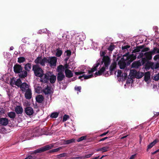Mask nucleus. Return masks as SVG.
<instances>
[{
  "label": "nucleus",
  "instance_id": "nucleus-1",
  "mask_svg": "<svg viewBox=\"0 0 159 159\" xmlns=\"http://www.w3.org/2000/svg\"><path fill=\"white\" fill-rule=\"evenodd\" d=\"M56 80V76L52 74L51 72L48 71L45 74L43 79L40 80V81L43 84L48 83L49 81L53 84L54 83Z\"/></svg>",
  "mask_w": 159,
  "mask_h": 159
},
{
  "label": "nucleus",
  "instance_id": "nucleus-2",
  "mask_svg": "<svg viewBox=\"0 0 159 159\" xmlns=\"http://www.w3.org/2000/svg\"><path fill=\"white\" fill-rule=\"evenodd\" d=\"M32 70L34 72L35 75L38 77H40V79L43 78L45 74L43 69L37 65H33L32 67Z\"/></svg>",
  "mask_w": 159,
  "mask_h": 159
},
{
  "label": "nucleus",
  "instance_id": "nucleus-3",
  "mask_svg": "<svg viewBox=\"0 0 159 159\" xmlns=\"http://www.w3.org/2000/svg\"><path fill=\"white\" fill-rule=\"evenodd\" d=\"M54 147L53 144H51L45 146L43 147L35 150L32 153L33 154H36L39 153H41L45 151L49 150Z\"/></svg>",
  "mask_w": 159,
  "mask_h": 159
},
{
  "label": "nucleus",
  "instance_id": "nucleus-4",
  "mask_svg": "<svg viewBox=\"0 0 159 159\" xmlns=\"http://www.w3.org/2000/svg\"><path fill=\"white\" fill-rule=\"evenodd\" d=\"M57 58L55 57H49L48 58L46 57V61L45 63H48L51 67L55 66L57 62Z\"/></svg>",
  "mask_w": 159,
  "mask_h": 159
},
{
  "label": "nucleus",
  "instance_id": "nucleus-5",
  "mask_svg": "<svg viewBox=\"0 0 159 159\" xmlns=\"http://www.w3.org/2000/svg\"><path fill=\"white\" fill-rule=\"evenodd\" d=\"M130 71L131 75L137 79L141 78L144 75L143 72L140 73L139 71L137 72L134 69L130 70Z\"/></svg>",
  "mask_w": 159,
  "mask_h": 159
},
{
  "label": "nucleus",
  "instance_id": "nucleus-6",
  "mask_svg": "<svg viewBox=\"0 0 159 159\" xmlns=\"http://www.w3.org/2000/svg\"><path fill=\"white\" fill-rule=\"evenodd\" d=\"M46 61V57H44L42 59L41 56L38 57L34 60V62L36 64H40L42 66H45V62Z\"/></svg>",
  "mask_w": 159,
  "mask_h": 159
},
{
  "label": "nucleus",
  "instance_id": "nucleus-7",
  "mask_svg": "<svg viewBox=\"0 0 159 159\" xmlns=\"http://www.w3.org/2000/svg\"><path fill=\"white\" fill-rule=\"evenodd\" d=\"M23 68L21 65L17 63L14 65L13 67V70L16 74H19L22 71Z\"/></svg>",
  "mask_w": 159,
  "mask_h": 159
},
{
  "label": "nucleus",
  "instance_id": "nucleus-8",
  "mask_svg": "<svg viewBox=\"0 0 159 159\" xmlns=\"http://www.w3.org/2000/svg\"><path fill=\"white\" fill-rule=\"evenodd\" d=\"M123 57H126V60H130V62L133 61L136 58V56L133 54H129V53L128 52L125 53L123 55Z\"/></svg>",
  "mask_w": 159,
  "mask_h": 159
},
{
  "label": "nucleus",
  "instance_id": "nucleus-9",
  "mask_svg": "<svg viewBox=\"0 0 159 159\" xmlns=\"http://www.w3.org/2000/svg\"><path fill=\"white\" fill-rule=\"evenodd\" d=\"M127 60L125 59L124 57H122L120 60L118 62V65H119L120 68L121 69H124L126 66V63L125 62Z\"/></svg>",
  "mask_w": 159,
  "mask_h": 159
},
{
  "label": "nucleus",
  "instance_id": "nucleus-10",
  "mask_svg": "<svg viewBox=\"0 0 159 159\" xmlns=\"http://www.w3.org/2000/svg\"><path fill=\"white\" fill-rule=\"evenodd\" d=\"M103 62L104 63L105 67H107V68L110 62V60L108 56H104V57H103L102 63Z\"/></svg>",
  "mask_w": 159,
  "mask_h": 159
},
{
  "label": "nucleus",
  "instance_id": "nucleus-11",
  "mask_svg": "<svg viewBox=\"0 0 159 159\" xmlns=\"http://www.w3.org/2000/svg\"><path fill=\"white\" fill-rule=\"evenodd\" d=\"M116 62H113L110 67V75H113V73H115L116 72V71H115V70L116 67Z\"/></svg>",
  "mask_w": 159,
  "mask_h": 159
},
{
  "label": "nucleus",
  "instance_id": "nucleus-12",
  "mask_svg": "<svg viewBox=\"0 0 159 159\" xmlns=\"http://www.w3.org/2000/svg\"><path fill=\"white\" fill-rule=\"evenodd\" d=\"M57 76V81L59 84H60L61 81L65 78V75L63 73H58Z\"/></svg>",
  "mask_w": 159,
  "mask_h": 159
},
{
  "label": "nucleus",
  "instance_id": "nucleus-13",
  "mask_svg": "<svg viewBox=\"0 0 159 159\" xmlns=\"http://www.w3.org/2000/svg\"><path fill=\"white\" fill-rule=\"evenodd\" d=\"M25 112L26 114L28 116H31L34 113L33 109L30 107H26L25 109Z\"/></svg>",
  "mask_w": 159,
  "mask_h": 159
},
{
  "label": "nucleus",
  "instance_id": "nucleus-14",
  "mask_svg": "<svg viewBox=\"0 0 159 159\" xmlns=\"http://www.w3.org/2000/svg\"><path fill=\"white\" fill-rule=\"evenodd\" d=\"M25 98L28 99H30L32 98V92L31 89L28 88L25 91Z\"/></svg>",
  "mask_w": 159,
  "mask_h": 159
},
{
  "label": "nucleus",
  "instance_id": "nucleus-15",
  "mask_svg": "<svg viewBox=\"0 0 159 159\" xmlns=\"http://www.w3.org/2000/svg\"><path fill=\"white\" fill-rule=\"evenodd\" d=\"M43 92L45 95L50 94L52 92V89L50 87L47 85L46 87L43 90Z\"/></svg>",
  "mask_w": 159,
  "mask_h": 159
},
{
  "label": "nucleus",
  "instance_id": "nucleus-16",
  "mask_svg": "<svg viewBox=\"0 0 159 159\" xmlns=\"http://www.w3.org/2000/svg\"><path fill=\"white\" fill-rule=\"evenodd\" d=\"M106 68L104 66L102 67L98 72H96L95 73L96 75L95 77L98 75H103V73L105 71Z\"/></svg>",
  "mask_w": 159,
  "mask_h": 159
},
{
  "label": "nucleus",
  "instance_id": "nucleus-17",
  "mask_svg": "<svg viewBox=\"0 0 159 159\" xmlns=\"http://www.w3.org/2000/svg\"><path fill=\"white\" fill-rule=\"evenodd\" d=\"M15 111L17 114H21L23 112L22 107L20 106H16L15 108Z\"/></svg>",
  "mask_w": 159,
  "mask_h": 159
},
{
  "label": "nucleus",
  "instance_id": "nucleus-18",
  "mask_svg": "<svg viewBox=\"0 0 159 159\" xmlns=\"http://www.w3.org/2000/svg\"><path fill=\"white\" fill-rule=\"evenodd\" d=\"M18 76L20 78L23 79L26 77L28 73L27 71L25 70H22L21 73H19Z\"/></svg>",
  "mask_w": 159,
  "mask_h": 159
},
{
  "label": "nucleus",
  "instance_id": "nucleus-19",
  "mask_svg": "<svg viewBox=\"0 0 159 159\" xmlns=\"http://www.w3.org/2000/svg\"><path fill=\"white\" fill-rule=\"evenodd\" d=\"M29 87V85L25 82H24L22 83L20 88L21 90L23 92H25L26 91V89H28Z\"/></svg>",
  "mask_w": 159,
  "mask_h": 159
},
{
  "label": "nucleus",
  "instance_id": "nucleus-20",
  "mask_svg": "<svg viewBox=\"0 0 159 159\" xmlns=\"http://www.w3.org/2000/svg\"><path fill=\"white\" fill-rule=\"evenodd\" d=\"M141 65V62L139 61H134L131 65V68H138Z\"/></svg>",
  "mask_w": 159,
  "mask_h": 159
},
{
  "label": "nucleus",
  "instance_id": "nucleus-21",
  "mask_svg": "<svg viewBox=\"0 0 159 159\" xmlns=\"http://www.w3.org/2000/svg\"><path fill=\"white\" fill-rule=\"evenodd\" d=\"M8 123V119L6 118H2L0 120V124L4 125H7Z\"/></svg>",
  "mask_w": 159,
  "mask_h": 159
},
{
  "label": "nucleus",
  "instance_id": "nucleus-22",
  "mask_svg": "<svg viewBox=\"0 0 159 159\" xmlns=\"http://www.w3.org/2000/svg\"><path fill=\"white\" fill-rule=\"evenodd\" d=\"M65 73L66 76L68 78H70L73 76V73L71 70L69 69H66Z\"/></svg>",
  "mask_w": 159,
  "mask_h": 159
},
{
  "label": "nucleus",
  "instance_id": "nucleus-23",
  "mask_svg": "<svg viewBox=\"0 0 159 159\" xmlns=\"http://www.w3.org/2000/svg\"><path fill=\"white\" fill-rule=\"evenodd\" d=\"M44 99V97L42 95H39L36 98V101L39 103L42 102Z\"/></svg>",
  "mask_w": 159,
  "mask_h": 159
},
{
  "label": "nucleus",
  "instance_id": "nucleus-24",
  "mask_svg": "<svg viewBox=\"0 0 159 159\" xmlns=\"http://www.w3.org/2000/svg\"><path fill=\"white\" fill-rule=\"evenodd\" d=\"M109 147L108 146H106L102 147L101 148H99L96 149V151L97 152L101 151L102 152H106L109 150Z\"/></svg>",
  "mask_w": 159,
  "mask_h": 159
},
{
  "label": "nucleus",
  "instance_id": "nucleus-25",
  "mask_svg": "<svg viewBox=\"0 0 159 159\" xmlns=\"http://www.w3.org/2000/svg\"><path fill=\"white\" fill-rule=\"evenodd\" d=\"M150 73L148 71L145 73L144 80L145 82L148 81L150 78Z\"/></svg>",
  "mask_w": 159,
  "mask_h": 159
},
{
  "label": "nucleus",
  "instance_id": "nucleus-26",
  "mask_svg": "<svg viewBox=\"0 0 159 159\" xmlns=\"http://www.w3.org/2000/svg\"><path fill=\"white\" fill-rule=\"evenodd\" d=\"M64 67L62 65H60L57 67V71L58 73H63Z\"/></svg>",
  "mask_w": 159,
  "mask_h": 159
},
{
  "label": "nucleus",
  "instance_id": "nucleus-27",
  "mask_svg": "<svg viewBox=\"0 0 159 159\" xmlns=\"http://www.w3.org/2000/svg\"><path fill=\"white\" fill-rule=\"evenodd\" d=\"M144 55L145 56V58L148 60H151L152 58V55L149 52L145 53Z\"/></svg>",
  "mask_w": 159,
  "mask_h": 159
},
{
  "label": "nucleus",
  "instance_id": "nucleus-28",
  "mask_svg": "<svg viewBox=\"0 0 159 159\" xmlns=\"http://www.w3.org/2000/svg\"><path fill=\"white\" fill-rule=\"evenodd\" d=\"M31 68V64L30 63H28L25 64V66L24 68L26 71H29Z\"/></svg>",
  "mask_w": 159,
  "mask_h": 159
},
{
  "label": "nucleus",
  "instance_id": "nucleus-29",
  "mask_svg": "<svg viewBox=\"0 0 159 159\" xmlns=\"http://www.w3.org/2000/svg\"><path fill=\"white\" fill-rule=\"evenodd\" d=\"M158 140L157 139H155L153 142L151 143L148 146V149L151 148L153 146H154L157 142Z\"/></svg>",
  "mask_w": 159,
  "mask_h": 159
},
{
  "label": "nucleus",
  "instance_id": "nucleus-30",
  "mask_svg": "<svg viewBox=\"0 0 159 159\" xmlns=\"http://www.w3.org/2000/svg\"><path fill=\"white\" fill-rule=\"evenodd\" d=\"M75 139H71L68 140H64L63 142V143L65 144H68L71 143L75 142Z\"/></svg>",
  "mask_w": 159,
  "mask_h": 159
},
{
  "label": "nucleus",
  "instance_id": "nucleus-31",
  "mask_svg": "<svg viewBox=\"0 0 159 159\" xmlns=\"http://www.w3.org/2000/svg\"><path fill=\"white\" fill-rule=\"evenodd\" d=\"M8 116L10 118L14 119L16 116V114L14 112H11L7 113Z\"/></svg>",
  "mask_w": 159,
  "mask_h": 159
},
{
  "label": "nucleus",
  "instance_id": "nucleus-32",
  "mask_svg": "<svg viewBox=\"0 0 159 159\" xmlns=\"http://www.w3.org/2000/svg\"><path fill=\"white\" fill-rule=\"evenodd\" d=\"M62 148V147H59L57 148L54 149H52L51 150H50L49 151V153H53L55 152H57L59 151H60L61 149Z\"/></svg>",
  "mask_w": 159,
  "mask_h": 159
},
{
  "label": "nucleus",
  "instance_id": "nucleus-33",
  "mask_svg": "<svg viewBox=\"0 0 159 159\" xmlns=\"http://www.w3.org/2000/svg\"><path fill=\"white\" fill-rule=\"evenodd\" d=\"M59 113L57 112H53L51 113L50 117L52 118H56L58 116Z\"/></svg>",
  "mask_w": 159,
  "mask_h": 159
},
{
  "label": "nucleus",
  "instance_id": "nucleus-34",
  "mask_svg": "<svg viewBox=\"0 0 159 159\" xmlns=\"http://www.w3.org/2000/svg\"><path fill=\"white\" fill-rule=\"evenodd\" d=\"M22 82L20 79H18L15 82V84L18 87H20L21 84Z\"/></svg>",
  "mask_w": 159,
  "mask_h": 159
},
{
  "label": "nucleus",
  "instance_id": "nucleus-35",
  "mask_svg": "<svg viewBox=\"0 0 159 159\" xmlns=\"http://www.w3.org/2000/svg\"><path fill=\"white\" fill-rule=\"evenodd\" d=\"M56 55L57 57H60L62 54V52L61 50L59 49V48L57 49L56 50Z\"/></svg>",
  "mask_w": 159,
  "mask_h": 159
},
{
  "label": "nucleus",
  "instance_id": "nucleus-36",
  "mask_svg": "<svg viewBox=\"0 0 159 159\" xmlns=\"http://www.w3.org/2000/svg\"><path fill=\"white\" fill-rule=\"evenodd\" d=\"M152 65V62H148L145 65V68L149 69Z\"/></svg>",
  "mask_w": 159,
  "mask_h": 159
},
{
  "label": "nucleus",
  "instance_id": "nucleus-37",
  "mask_svg": "<svg viewBox=\"0 0 159 159\" xmlns=\"http://www.w3.org/2000/svg\"><path fill=\"white\" fill-rule=\"evenodd\" d=\"M100 64L99 62H97L96 64L94 65L93 68H92V70L94 72L97 70V68Z\"/></svg>",
  "mask_w": 159,
  "mask_h": 159
},
{
  "label": "nucleus",
  "instance_id": "nucleus-38",
  "mask_svg": "<svg viewBox=\"0 0 159 159\" xmlns=\"http://www.w3.org/2000/svg\"><path fill=\"white\" fill-rule=\"evenodd\" d=\"M25 61V59L24 57H20L18 58V62L19 63H21Z\"/></svg>",
  "mask_w": 159,
  "mask_h": 159
},
{
  "label": "nucleus",
  "instance_id": "nucleus-39",
  "mask_svg": "<svg viewBox=\"0 0 159 159\" xmlns=\"http://www.w3.org/2000/svg\"><path fill=\"white\" fill-rule=\"evenodd\" d=\"M140 51V49L139 46H137L136 47L135 49H134L132 51V53H136L139 52Z\"/></svg>",
  "mask_w": 159,
  "mask_h": 159
},
{
  "label": "nucleus",
  "instance_id": "nucleus-40",
  "mask_svg": "<svg viewBox=\"0 0 159 159\" xmlns=\"http://www.w3.org/2000/svg\"><path fill=\"white\" fill-rule=\"evenodd\" d=\"M86 138L87 136H82L77 139V141L78 142H80L83 140H85L86 139Z\"/></svg>",
  "mask_w": 159,
  "mask_h": 159
},
{
  "label": "nucleus",
  "instance_id": "nucleus-41",
  "mask_svg": "<svg viewBox=\"0 0 159 159\" xmlns=\"http://www.w3.org/2000/svg\"><path fill=\"white\" fill-rule=\"evenodd\" d=\"M93 77V75L92 74L90 75H84V79H88Z\"/></svg>",
  "mask_w": 159,
  "mask_h": 159
},
{
  "label": "nucleus",
  "instance_id": "nucleus-42",
  "mask_svg": "<svg viewBox=\"0 0 159 159\" xmlns=\"http://www.w3.org/2000/svg\"><path fill=\"white\" fill-rule=\"evenodd\" d=\"M69 118V116L65 114L63 118L62 121L63 122H65Z\"/></svg>",
  "mask_w": 159,
  "mask_h": 159
},
{
  "label": "nucleus",
  "instance_id": "nucleus-43",
  "mask_svg": "<svg viewBox=\"0 0 159 159\" xmlns=\"http://www.w3.org/2000/svg\"><path fill=\"white\" fill-rule=\"evenodd\" d=\"M115 46L113 44H111L108 48V50L110 51H112L114 49Z\"/></svg>",
  "mask_w": 159,
  "mask_h": 159
},
{
  "label": "nucleus",
  "instance_id": "nucleus-44",
  "mask_svg": "<svg viewBox=\"0 0 159 159\" xmlns=\"http://www.w3.org/2000/svg\"><path fill=\"white\" fill-rule=\"evenodd\" d=\"M67 156V154L66 153H64L59 155H58L57 156V158H60L63 157H66Z\"/></svg>",
  "mask_w": 159,
  "mask_h": 159
},
{
  "label": "nucleus",
  "instance_id": "nucleus-45",
  "mask_svg": "<svg viewBox=\"0 0 159 159\" xmlns=\"http://www.w3.org/2000/svg\"><path fill=\"white\" fill-rule=\"evenodd\" d=\"M148 60L145 57H143L141 59V62L143 65L146 62L148 61Z\"/></svg>",
  "mask_w": 159,
  "mask_h": 159
},
{
  "label": "nucleus",
  "instance_id": "nucleus-46",
  "mask_svg": "<svg viewBox=\"0 0 159 159\" xmlns=\"http://www.w3.org/2000/svg\"><path fill=\"white\" fill-rule=\"evenodd\" d=\"M153 80L156 81H157L159 80V73L157 74L154 77Z\"/></svg>",
  "mask_w": 159,
  "mask_h": 159
},
{
  "label": "nucleus",
  "instance_id": "nucleus-47",
  "mask_svg": "<svg viewBox=\"0 0 159 159\" xmlns=\"http://www.w3.org/2000/svg\"><path fill=\"white\" fill-rule=\"evenodd\" d=\"M66 53V55L68 57H70L71 53V52L70 50H67L65 52Z\"/></svg>",
  "mask_w": 159,
  "mask_h": 159
},
{
  "label": "nucleus",
  "instance_id": "nucleus-48",
  "mask_svg": "<svg viewBox=\"0 0 159 159\" xmlns=\"http://www.w3.org/2000/svg\"><path fill=\"white\" fill-rule=\"evenodd\" d=\"M149 52L152 55L155 54L156 52V50L155 47H154L153 48V50L151 51H149Z\"/></svg>",
  "mask_w": 159,
  "mask_h": 159
},
{
  "label": "nucleus",
  "instance_id": "nucleus-49",
  "mask_svg": "<svg viewBox=\"0 0 159 159\" xmlns=\"http://www.w3.org/2000/svg\"><path fill=\"white\" fill-rule=\"evenodd\" d=\"M93 153H92L91 154L87 155L84 156H83V157H82V159L83 158L84 159V158H89V157H90L93 155Z\"/></svg>",
  "mask_w": 159,
  "mask_h": 159
},
{
  "label": "nucleus",
  "instance_id": "nucleus-50",
  "mask_svg": "<svg viewBox=\"0 0 159 159\" xmlns=\"http://www.w3.org/2000/svg\"><path fill=\"white\" fill-rule=\"evenodd\" d=\"M75 90L79 91L80 92H81V86H76L75 87Z\"/></svg>",
  "mask_w": 159,
  "mask_h": 159
},
{
  "label": "nucleus",
  "instance_id": "nucleus-51",
  "mask_svg": "<svg viewBox=\"0 0 159 159\" xmlns=\"http://www.w3.org/2000/svg\"><path fill=\"white\" fill-rule=\"evenodd\" d=\"M142 52H141L140 53L139 55L137 57V58L138 59L143 58V57L144 56V54H143V53Z\"/></svg>",
  "mask_w": 159,
  "mask_h": 159
},
{
  "label": "nucleus",
  "instance_id": "nucleus-52",
  "mask_svg": "<svg viewBox=\"0 0 159 159\" xmlns=\"http://www.w3.org/2000/svg\"><path fill=\"white\" fill-rule=\"evenodd\" d=\"M85 73L83 71H80L79 72H75V74L76 75H79L83 74Z\"/></svg>",
  "mask_w": 159,
  "mask_h": 159
},
{
  "label": "nucleus",
  "instance_id": "nucleus-53",
  "mask_svg": "<svg viewBox=\"0 0 159 159\" xmlns=\"http://www.w3.org/2000/svg\"><path fill=\"white\" fill-rule=\"evenodd\" d=\"M150 50V49L149 48L146 47L143 48L141 52H146Z\"/></svg>",
  "mask_w": 159,
  "mask_h": 159
},
{
  "label": "nucleus",
  "instance_id": "nucleus-54",
  "mask_svg": "<svg viewBox=\"0 0 159 159\" xmlns=\"http://www.w3.org/2000/svg\"><path fill=\"white\" fill-rule=\"evenodd\" d=\"M153 59L155 61L159 60V54H157L154 57Z\"/></svg>",
  "mask_w": 159,
  "mask_h": 159
},
{
  "label": "nucleus",
  "instance_id": "nucleus-55",
  "mask_svg": "<svg viewBox=\"0 0 159 159\" xmlns=\"http://www.w3.org/2000/svg\"><path fill=\"white\" fill-rule=\"evenodd\" d=\"M130 47V46L128 45H126L124 46H122V50H124L125 49H127L128 48H129Z\"/></svg>",
  "mask_w": 159,
  "mask_h": 159
},
{
  "label": "nucleus",
  "instance_id": "nucleus-56",
  "mask_svg": "<svg viewBox=\"0 0 159 159\" xmlns=\"http://www.w3.org/2000/svg\"><path fill=\"white\" fill-rule=\"evenodd\" d=\"M25 159H36V158L32 156H29L25 158Z\"/></svg>",
  "mask_w": 159,
  "mask_h": 159
},
{
  "label": "nucleus",
  "instance_id": "nucleus-57",
  "mask_svg": "<svg viewBox=\"0 0 159 159\" xmlns=\"http://www.w3.org/2000/svg\"><path fill=\"white\" fill-rule=\"evenodd\" d=\"M121 70H118L117 72V76L118 77H121Z\"/></svg>",
  "mask_w": 159,
  "mask_h": 159
},
{
  "label": "nucleus",
  "instance_id": "nucleus-58",
  "mask_svg": "<svg viewBox=\"0 0 159 159\" xmlns=\"http://www.w3.org/2000/svg\"><path fill=\"white\" fill-rule=\"evenodd\" d=\"M64 67V69L65 68L66 69H68L70 68L69 67V65L67 63L66 64Z\"/></svg>",
  "mask_w": 159,
  "mask_h": 159
},
{
  "label": "nucleus",
  "instance_id": "nucleus-59",
  "mask_svg": "<svg viewBox=\"0 0 159 159\" xmlns=\"http://www.w3.org/2000/svg\"><path fill=\"white\" fill-rule=\"evenodd\" d=\"M109 132V131H107V132L104 133L102 134H101L99 136L100 137H103L104 136L106 135Z\"/></svg>",
  "mask_w": 159,
  "mask_h": 159
},
{
  "label": "nucleus",
  "instance_id": "nucleus-60",
  "mask_svg": "<svg viewBox=\"0 0 159 159\" xmlns=\"http://www.w3.org/2000/svg\"><path fill=\"white\" fill-rule=\"evenodd\" d=\"M108 138V137H105L104 138H102L101 139H100L99 140V142H101V141H103L104 140H105L107 139Z\"/></svg>",
  "mask_w": 159,
  "mask_h": 159
},
{
  "label": "nucleus",
  "instance_id": "nucleus-61",
  "mask_svg": "<svg viewBox=\"0 0 159 159\" xmlns=\"http://www.w3.org/2000/svg\"><path fill=\"white\" fill-rule=\"evenodd\" d=\"M82 157H74L71 158L70 159H82Z\"/></svg>",
  "mask_w": 159,
  "mask_h": 159
},
{
  "label": "nucleus",
  "instance_id": "nucleus-62",
  "mask_svg": "<svg viewBox=\"0 0 159 159\" xmlns=\"http://www.w3.org/2000/svg\"><path fill=\"white\" fill-rule=\"evenodd\" d=\"M159 67V62L156 63L154 69H158Z\"/></svg>",
  "mask_w": 159,
  "mask_h": 159
},
{
  "label": "nucleus",
  "instance_id": "nucleus-63",
  "mask_svg": "<svg viewBox=\"0 0 159 159\" xmlns=\"http://www.w3.org/2000/svg\"><path fill=\"white\" fill-rule=\"evenodd\" d=\"M103 75H104L105 77H107L109 75V74L108 73V71L106 72L105 73H104Z\"/></svg>",
  "mask_w": 159,
  "mask_h": 159
},
{
  "label": "nucleus",
  "instance_id": "nucleus-64",
  "mask_svg": "<svg viewBox=\"0 0 159 159\" xmlns=\"http://www.w3.org/2000/svg\"><path fill=\"white\" fill-rule=\"evenodd\" d=\"M122 76L124 77L125 79H126L127 76V74L126 73H124L123 74H122Z\"/></svg>",
  "mask_w": 159,
  "mask_h": 159
}]
</instances>
